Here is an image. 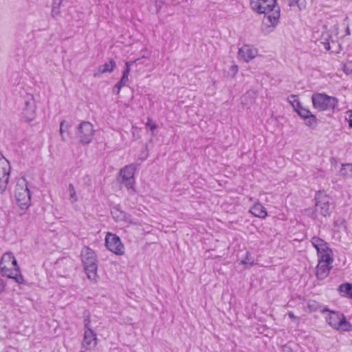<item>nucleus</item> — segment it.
Instances as JSON below:
<instances>
[{
	"label": "nucleus",
	"instance_id": "obj_1",
	"mask_svg": "<svg viewBox=\"0 0 352 352\" xmlns=\"http://www.w3.org/2000/svg\"><path fill=\"white\" fill-rule=\"evenodd\" d=\"M252 10L259 14H263L261 29L265 34L274 31L279 22L280 9L276 0H250Z\"/></svg>",
	"mask_w": 352,
	"mask_h": 352
},
{
	"label": "nucleus",
	"instance_id": "obj_2",
	"mask_svg": "<svg viewBox=\"0 0 352 352\" xmlns=\"http://www.w3.org/2000/svg\"><path fill=\"white\" fill-rule=\"evenodd\" d=\"M311 243L317 251L318 265L316 267V276L318 279L322 280L327 278L332 268L333 262V254L329 245L324 239L318 236H314Z\"/></svg>",
	"mask_w": 352,
	"mask_h": 352
},
{
	"label": "nucleus",
	"instance_id": "obj_3",
	"mask_svg": "<svg viewBox=\"0 0 352 352\" xmlns=\"http://www.w3.org/2000/svg\"><path fill=\"white\" fill-rule=\"evenodd\" d=\"M0 270L2 276L12 278L19 284L25 283L20 267L14 254L8 252L3 254L0 261Z\"/></svg>",
	"mask_w": 352,
	"mask_h": 352
},
{
	"label": "nucleus",
	"instance_id": "obj_4",
	"mask_svg": "<svg viewBox=\"0 0 352 352\" xmlns=\"http://www.w3.org/2000/svg\"><path fill=\"white\" fill-rule=\"evenodd\" d=\"M80 256L87 278L91 282L97 283L99 276L98 274V258L96 252L90 248L85 246L81 250Z\"/></svg>",
	"mask_w": 352,
	"mask_h": 352
},
{
	"label": "nucleus",
	"instance_id": "obj_5",
	"mask_svg": "<svg viewBox=\"0 0 352 352\" xmlns=\"http://www.w3.org/2000/svg\"><path fill=\"white\" fill-rule=\"evenodd\" d=\"M322 312L328 313L325 320L332 329L339 331H351L352 330V324L346 320L343 314L330 311L327 308L322 309Z\"/></svg>",
	"mask_w": 352,
	"mask_h": 352
},
{
	"label": "nucleus",
	"instance_id": "obj_6",
	"mask_svg": "<svg viewBox=\"0 0 352 352\" xmlns=\"http://www.w3.org/2000/svg\"><path fill=\"white\" fill-rule=\"evenodd\" d=\"M14 197L17 205L21 210H27L31 205V195L28 182L23 177L20 178L16 183Z\"/></svg>",
	"mask_w": 352,
	"mask_h": 352
},
{
	"label": "nucleus",
	"instance_id": "obj_7",
	"mask_svg": "<svg viewBox=\"0 0 352 352\" xmlns=\"http://www.w3.org/2000/svg\"><path fill=\"white\" fill-rule=\"evenodd\" d=\"M311 100L314 107L320 111L333 109L338 102L336 98L321 93L313 94Z\"/></svg>",
	"mask_w": 352,
	"mask_h": 352
},
{
	"label": "nucleus",
	"instance_id": "obj_8",
	"mask_svg": "<svg viewBox=\"0 0 352 352\" xmlns=\"http://www.w3.org/2000/svg\"><path fill=\"white\" fill-rule=\"evenodd\" d=\"M136 171V166L133 164H128L119 171V181L124 184L131 194L135 192L134 188V175Z\"/></svg>",
	"mask_w": 352,
	"mask_h": 352
},
{
	"label": "nucleus",
	"instance_id": "obj_9",
	"mask_svg": "<svg viewBox=\"0 0 352 352\" xmlns=\"http://www.w3.org/2000/svg\"><path fill=\"white\" fill-rule=\"evenodd\" d=\"M105 246L113 254L122 256L125 253V249L120 237L114 233L107 232L105 236Z\"/></svg>",
	"mask_w": 352,
	"mask_h": 352
},
{
	"label": "nucleus",
	"instance_id": "obj_10",
	"mask_svg": "<svg viewBox=\"0 0 352 352\" xmlns=\"http://www.w3.org/2000/svg\"><path fill=\"white\" fill-rule=\"evenodd\" d=\"M36 104L33 95L28 94L24 97V107L21 116L25 122H31L36 118Z\"/></svg>",
	"mask_w": 352,
	"mask_h": 352
},
{
	"label": "nucleus",
	"instance_id": "obj_11",
	"mask_svg": "<svg viewBox=\"0 0 352 352\" xmlns=\"http://www.w3.org/2000/svg\"><path fill=\"white\" fill-rule=\"evenodd\" d=\"M10 170L11 167L9 161L5 157L0 155V193L3 192L7 188Z\"/></svg>",
	"mask_w": 352,
	"mask_h": 352
},
{
	"label": "nucleus",
	"instance_id": "obj_12",
	"mask_svg": "<svg viewBox=\"0 0 352 352\" xmlns=\"http://www.w3.org/2000/svg\"><path fill=\"white\" fill-rule=\"evenodd\" d=\"M94 129L89 122H82L78 128L77 137L82 144H89L94 135Z\"/></svg>",
	"mask_w": 352,
	"mask_h": 352
},
{
	"label": "nucleus",
	"instance_id": "obj_13",
	"mask_svg": "<svg viewBox=\"0 0 352 352\" xmlns=\"http://www.w3.org/2000/svg\"><path fill=\"white\" fill-rule=\"evenodd\" d=\"M316 211L326 217L330 214V198L322 192H318L316 196Z\"/></svg>",
	"mask_w": 352,
	"mask_h": 352
},
{
	"label": "nucleus",
	"instance_id": "obj_14",
	"mask_svg": "<svg viewBox=\"0 0 352 352\" xmlns=\"http://www.w3.org/2000/svg\"><path fill=\"white\" fill-rule=\"evenodd\" d=\"M313 37L316 40V42H319L322 44L326 50L331 49L329 40L331 36L326 25H322L320 28L314 31Z\"/></svg>",
	"mask_w": 352,
	"mask_h": 352
},
{
	"label": "nucleus",
	"instance_id": "obj_15",
	"mask_svg": "<svg viewBox=\"0 0 352 352\" xmlns=\"http://www.w3.org/2000/svg\"><path fill=\"white\" fill-rule=\"evenodd\" d=\"M258 54V50L250 45H243L238 50V58L248 63L255 58Z\"/></svg>",
	"mask_w": 352,
	"mask_h": 352
},
{
	"label": "nucleus",
	"instance_id": "obj_16",
	"mask_svg": "<svg viewBox=\"0 0 352 352\" xmlns=\"http://www.w3.org/2000/svg\"><path fill=\"white\" fill-rule=\"evenodd\" d=\"M86 329L84 332L83 340L82 342V349L85 350H89L95 347L97 344V336L96 334L88 327V324L85 325Z\"/></svg>",
	"mask_w": 352,
	"mask_h": 352
},
{
	"label": "nucleus",
	"instance_id": "obj_17",
	"mask_svg": "<svg viewBox=\"0 0 352 352\" xmlns=\"http://www.w3.org/2000/svg\"><path fill=\"white\" fill-rule=\"evenodd\" d=\"M111 215L117 222L123 223L126 226L137 223L131 219L130 214H126L118 208H112Z\"/></svg>",
	"mask_w": 352,
	"mask_h": 352
},
{
	"label": "nucleus",
	"instance_id": "obj_18",
	"mask_svg": "<svg viewBox=\"0 0 352 352\" xmlns=\"http://www.w3.org/2000/svg\"><path fill=\"white\" fill-rule=\"evenodd\" d=\"M250 212L254 216L265 219L267 216V212L265 207L260 203L255 204L250 209Z\"/></svg>",
	"mask_w": 352,
	"mask_h": 352
},
{
	"label": "nucleus",
	"instance_id": "obj_19",
	"mask_svg": "<svg viewBox=\"0 0 352 352\" xmlns=\"http://www.w3.org/2000/svg\"><path fill=\"white\" fill-rule=\"evenodd\" d=\"M116 67V62L113 59H109L108 62L104 63L98 68L97 73L94 74V76L99 74L111 73L114 70Z\"/></svg>",
	"mask_w": 352,
	"mask_h": 352
},
{
	"label": "nucleus",
	"instance_id": "obj_20",
	"mask_svg": "<svg viewBox=\"0 0 352 352\" xmlns=\"http://www.w3.org/2000/svg\"><path fill=\"white\" fill-rule=\"evenodd\" d=\"M256 94L255 91H247L244 95L241 98V102L243 107H248L252 104L256 100Z\"/></svg>",
	"mask_w": 352,
	"mask_h": 352
},
{
	"label": "nucleus",
	"instance_id": "obj_21",
	"mask_svg": "<svg viewBox=\"0 0 352 352\" xmlns=\"http://www.w3.org/2000/svg\"><path fill=\"white\" fill-rule=\"evenodd\" d=\"M338 291L342 296L352 299V284L344 283L339 286Z\"/></svg>",
	"mask_w": 352,
	"mask_h": 352
},
{
	"label": "nucleus",
	"instance_id": "obj_22",
	"mask_svg": "<svg viewBox=\"0 0 352 352\" xmlns=\"http://www.w3.org/2000/svg\"><path fill=\"white\" fill-rule=\"evenodd\" d=\"M339 174L344 178L352 177V164H342Z\"/></svg>",
	"mask_w": 352,
	"mask_h": 352
},
{
	"label": "nucleus",
	"instance_id": "obj_23",
	"mask_svg": "<svg viewBox=\"0 0 352 352\" xmlns=\"http://www.w3.org/2000/svg\"><path fill=\"white\" fill-rule=\"evenodd\" d=\"M63 0H53L52 6V16L55 18L59 15L60 12V6Z\"/></svg>",
	"mask_w": 352,
	"mask_h": 352
},
{
	"label": "nucleus",
	"instance_id": "obj_24",
	"mask_svg": "<svg viewBox=\"0 0 352 352\" xmlns=\"http://www.w3.org/2000/svg\"><path fill=\"white\" fill-rule=\"evenodd\" d=\"M342 70L347 75L352 74V56H348L346 62L343 64Z\"/></svg>",
	"mask_w": 352,
	"mask_h": 352
},
{
	"label": "nucleus",
	"instance_id": "obj_25",
	"mask_svg": "<svg viewBox=\"0 0 352 352\" xmlns=\"http://www.w3.org/2000/svg\"><path fill=\"white\" fill-rule=\"evenodd\" d=\"M72 124L66 121L63 120L60 124V134L61 135L62 140H65L64 133H67L69 129L71 128Z\"/></svg>",
	"mask_w": 352,
	"mask_h": 352
},
{
	"label": "nucleus",
	"instance_id": "obj_26",
	"mask_svg": "<svg viewBox=\"0 0 352 352\" xmlns=\"http://www.w3.org/2000/svg\"><path fill=\"white\" fill-rule=\"evenodd\" d=\"M288 102L289 104L292 106L294 108V110L296 111L297 109H298L301 105L297 96L296 95H291L287 98Z\"/></svg>",
	"mask_w": 352,
	"mask_h": 352
},
{
	"label": "nucleus",
	"instance_id": "obj_27",
	"mask_svg": "<svg viewBox=\"0 0 352 352\" xmlns=\"http://www.w3.org/2000/svg\"><path fill=\"white\" fill-rule=\"evenodd\" d=\"M146 126L147 129H148L153 136L157 135V131L156 129L157 128V126L156 124L153 121V120L151 118H148L147 122L146 123Z\"/></svg>",
	"mask_w": 352,
	"mask_h": 352
},
{
	"label": "nucleus",
	"instance_id": "obj_28",
	"mask_svg": "<svg viewBox=\"0 0 352 352\" xmlns=\"http://www.w3.org/2000/svg\"><path fill=\"white\" fill-rule=\"evenodd\" d=\"M289 6H297L300 10H302L306 8V1L305 0H290Z\"/></svg>",
	"mask_w": 352,
	"mask_h": 352
},
{
	"label": "nucleus",
	"instance_id": "obj_29",
	"mask_svg": "<svg viewBox=\"0 0 352 352\" xmlns=\"http://www.w3.org/2000/svg\"><path fill=\"white\" fill-rule=\"evenodd\" d=\"M306 125L309 127L314 128L317 124V119L314 114H310L307 118H304Z\"/></svg>",
	"mask_w": 352,
	"mask_h": 352
},
{
	"label": "nucleus",
	"instance_id": "obj_30",
	"mask_svg": "<svg viewBox=\"0 0 352 352\" xmlns=\"http://www.w3.org/2000/svg\"><path fill=\"white\" fill-rule=\"evenodd\" d=\"M239 67L236 65H232L226 72V76L234 78L238 73Z\"/></svg>",
	"mask_w": 352,
	"mask_h": 352
},
{
	"label": "nucleus",
	"instance_id": "obj_31",
	"mask_svg": "<svg viewBox=\"0 0 352 352\" xmlns=\"http://www.w3.org/2000/svg\"><path fill=\"white\" fill-rule=\"evenodd\" d=\"M299 116H300L302 119L307 118L309 116H310V114H311V111L304 108L303 107L300 106L298 109H297L295 111Z\"/></svg>",
	"mask_w": 352,
	"mask_h": 352
},
{
	"label": "nucleus",
	"instance_id": "obj_32",
	"mask_svg": "<svg viewBox=\"0 0 352 352\" xmlns=\"http://www.w3.org/2000/svg\"><path fill=\"white\" fill-rule=\"evenodd\" d=\"M134 63L143 64V62L140 58H138V59L135 60L134 61H126L125 63V69L124 70L123 73L129 74L130 72H131V67Z\"/></svg>",
	"mask_w": 352,
	"mask_h": 352
},
{
	"label": "nucleus",
	"instance_id": "obj_33",
	"mask_svg": "<svg viewBox=\"0 0 352 352\" xmlns=\"http://www.w3.org/2000/svg\"><path fill=\"white\" fill-rule=\"evenodd\" d=\"M68 191L69 194V198L72 202H76L78 201V197L73 184H70L68 186Z\"/></svg>",
	"mask_w": 352,
	"mask_h": 352
},
{
	"label": "nucleus",
	"instance_id": "obj_34",
	"mask_svg": "<svg viewBox=\"0 0 352 352\" xmlns=\"http://www.w3.org/2000/svg\"><path fill=\"white\" fill-rule=\"evenodd\" d=\"M319 305L318 302L314 300H309L307 302V308L309 309V311H316L318 309Z\"/></svg>",
	"mask_w": 352,
	"mask_h": 352
},
{
	"label": "nucleus",
	"instance_id": "obj_35",
	"mask_svg": "<svg viewBox=\"0 0 352 352\" xmlns=\"http://www.w3.org/2000/svg\"><path fill=\"white\" fill-rule=\"evenodd\" d=\"M124 85H122V84H120V82H118L116 83V85L114 86L113 87V93H115L116 94H119L121 89L124 87Z\"/></svg>",
	"mask_w": 352,
	"mask_h": 352
},
{
	"label": "nucleus",
	"instance_id": "obj_36",
	"mask_svg": "<svg viewBox=\"0 0 352 352\" xmlns=\"http://www.w3.org/2000/svg\"><path fill=\"white\" fill-rule=\"evenodd\" d=\"M129 74L123 73V75H122L121 79L119 80L120 84H122L125 86L129 81Z\"/></svg>",
	"mask_w": 352,
	"mask_h": 352
},
{
	"label": "nucleus",
	"instance_id": "obj_37",
	"mask_svg": "<svg viewBox=\"0 0 352 352\" xmlns=\"http://www.w3.org/2000/svg\"><path fill=\"white\" fill-rule=\"evenodd\" d=\"M6 284L2 278H0V294L5 290Z\"/></svg>",
	"mask_w": 352,
	"mask_h": 352
},
{
	"label": "nucleus",
	"instance_id": "obj_38",
	"mask_svg": "<svg viewBox=\"0 0 352 352\" xmlns=\"http://www.w3.org/2000/svg\"><path fill=\"white\" fill-rule=\"evenodd\" d=\"M288 316H289V318L292 320V321H294V322L298 321V318L294 315V314L293 312L289 311L288 313Z\"/></svg>",
	"mask_w": 352,
	"mask_h": 352
},
{
	"label": "nucleus",
	"instance_id": "obj_39",
	"mask_svg": "<svg viewBox=\"0 0 352 352\" xmlns=\"http://www.w3.org/2000/svg\"><path fill=\"white\" fill-rule=\"evenodd\" d=\"M349 125L350 127H352V112L351 111H350L349 119Z\"/></svg>",
	"mask_w": 352,
	"mask_h": 352
},
{
	"label": "nucleus",
	"instance_id": "obj_40",
	"mask_svg": "<svg viewBox=\"0 0 352 352\" xmlns=\"http://www.w3.org/2000/svg\"><path fill=\"white\" fill-rule=\"evenodd\" d=\"M138 127L137 126H133L132 127V133L133 135H135V133H136V132H138Z\"/></svg>",
	"mask_w": 352,
	"mask_h": 352
},
{
	"label": "nucleus",
	"instance_id": "obj_41",
	"mask_svg": "<svg viewBox=\"0 0 352 352\" xmlns=\"http://www.w3.org/2000/svg\"><path fill=\"white\" fill-rule=\"evenodd\" d=\"M346 34H347L348 35H349V34H350V30H349V27L346 28Z\"/></svg>",
	"mask_w": 352,
	"mask_h": 352
}]
</instances>
